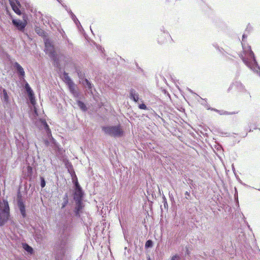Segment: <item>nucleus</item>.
Returning a JSON list of instances; mask_svg holds the SVG:
<instances>
[{
    "mask_svg": "<svg viewBox=\"0 0 260 260\" xmlns=\"http://www.w3.org/2000/svg\"><path fill=\"white\" fill-rule=\"evenodd\" d=\"M45 51L52 60L54 61L57 60V54L54 50V46L45 47Z\"/></svg>",
    "mask_w": 260,
    "mask_h": 260,
    "instance_id": "10",
    "label": "nucleus"
},
{
    "mask_svg": "<svg viewBox=\"0 0 260 260\" xmlns=\"http://www.w3.org/2000/svg\"><path fill=\"white\" fill-rule=\"evenodd\" d=\"M2 92V100L5 103L8 104L9 102V98L7 91L5 89H3Z\"/></svg>",
    "mask_w": 260,
    "mask_h": 260,
    "instance_id": "19",
    "label": "nucleus"
},
{
    "mask_svg": "<svg viewBox=\"0 0 260 260\" xmlns=\"http://www.w3.org/2000/svg\"><path fill=\"white\" fill-rule=\"evenodd\" d=\"M171 260H180V257L178 255H175L172 256Z\"/></svg>",
    "mask_w": 260,
    "mask_h": 260,
    "instance_id": "37",
    "label": "nucleus"
},
{
    "mask_svg": "<svg viewBox=\"0 0 260 260\" xmlns=\"http://www.w3.org/2000/svg\"><path fill=\"white\" fill-rule=\"evenodd\" d=\"M40 185L42 188H44L46 185V181L43 177H40Z\"/></svg>",
    "mask_w": 260,
    "mask_h": 260,
    "instance_id": "29",
    "label": "nucleus"
},
{
    "mask_svg": "<svg viewBox=\"0 0 260 260\" xmlns=\"http://www.w3.org/2000/svg\"><path fill=\"white\" fill-rule=\"evenodd\" d=\"M247 38V35L245 34H243L242 36V42L244 41V39Z\"/></svg>",
    "mask_w": 260,
    "mask_h": 260,
    "instance_id": "45",
    "label": "nucleus"
},
{
    "mask_svg": "<svg viewBox=\"0 0 260 260\" xmlns=\"http://www.w3.org/2000/svg\"><path fill=\"white\" fill-rule=\"evenodd\" d=\"M22 246L28 254H32L34 253L33 248L26 243H23Z\"/></svg>",
    "mask_w": 260,
    "mask_h": 260,
    "instance_id": "17",
    "label": "nucleus"
},
{
    "mask_svg": "<svg viewBox=\"0 0 260 260\" xmlns=\"http://www.w3.org/2000/svg\"><path fill=\"white\" fill-rule=\"evenodd\" d=\"M17 205L20 212L22 217L23 218H26L27 215L25 210V201L20 193H18L17 194Z\"/></svg>",
    "mask_w": 260,
    "mask_h": 260,
    "instance_id": "6",
    "label": "nucleus"
},
{
    "mask_svg": "<svg viewBox=\"0 0 260 260\" xmlns=\"http://www.w3.org/2000/svg\"><path fill=\"white\" fill-rule=\"evenodd\" d=\"M213 46L217 50L219 49V47L218 46L217 43H213Z\"/></svg>",
    "mask_w": 260,
    "mask_h": 260,
    "instance_id": "42",
    "label": "nucleus"
},
{
    "mask_svg": "<svg viewBox=\"0 0 260 260\" xmlns=\"http://www.w3.org/2000/svg\"><path fill=\"white\" fill-rule=\"evenodd\" d=\"M40 121H41L42 126L44 129V130L45 131V132H46V133L47 134V137L49 139H50V138L53 139V138L52 137V135H51V130L49 128V125L47 123L46 121L45 120H43V119H41Z\"/></svg>",
    "mask_w": 260,
    "mask_h": 260,
    "instance_id": "13",
    "label": "nucleus"
},
{
    "mask_svg": "<svg viewBox=\"0 0 260 260\" xmlns=\"http://www.w3.org/2000/svg\"><path fill=\"white\" fill-rule=\"evenodd\" d=\"M164 206L166 207V205H167V202L166 198H164Z\"/></svg>",
    "mask_w": 260,
    "mask_h": 260,
    "instance_id": "46",
    "label": "nucleus"
},
{
    "mask_svg": "<svg viewBox=\"0 0 260 260\" xmlns=\"http://www.w3.org/2000/svg\"><path fill=\"white\" fill-rule=\"evenodd\" d=\"M67 226L64 225L59 231L60 236L54 245L55 260H63L68 249L69 232L67 231Z\"/></svg>",
    "mask_w": 260,
    "mask_h": 260,
    "instance_id": "1",
    "label": "nucleus"
},
{
    "mask_svg": "<svg viewBox=\"0 0 260 260\" xmlns=\"http://www.w3.org/2000/svg\"><path fill=\"white\" fill-rule=\"evenodd\" d=\"M252 131L251 129H250V130H249V132H252Z\"/></svg>",
    "mask_w": 260,
    "mask_h": 260,
    "instance_id": "51",
    "label": "nucleus"
},
{
    "mask_svg": "<svg viewBox=\"0 0 260 260\" xmlns=\"http://www.w3.org/2000/svg\"><path fill=\"white\" fill-rule=\"evenodd\" d=\"M158 42L160 44H162L165 42L164 40H161L160 37H159L158 38Z\"/></svg>",
    "mask_w": 260,
    "mask_h": 260,
    "instance_id": "41",
    "label": "nucleus"
},
{
    "mask_svg": "<svg viewBox=\"0 0 260 260\" xmlns=\"http://www.w3.org/2000/svg\"><path fill=\"white\" fill-rule=\"evenodd\" d=\"M153 246V242L151 240H148L145 243V248H149L152 247Z\"/></svg>",
    "mask_w": 260,
    "mask_h": 260,
    "instance_id": "27",
    "label": "nucleus"
},
{
    "mask_svg": "<svg viewBox=\"0 0 260 260\" xmlns=\"http://www.w3.org/2000/svg\"><path fill=\"white\" fill-rule=\"evenodd\" d=\"M235 87L239 91H246V89L245 88L244 86L242 84V83L238 81H235L230 86L229 88V90L232 89L233 87Z\"/></svg>",
    "mask_w": 260,
    "mask_h": 260,
    "instance_id": "12",
    "label": "nucleus"
},
{
    "mask_svg": "<svg viewBox=\"0 0 260 260\" xmlns=\"http://www.w3.org/2000/svg\"><path fill=\"white\" fill-rule=\"evenodd\" d=\"M15 138L16 139V143L17 145H23L25 142L24 136L20 133H17L15 135Z\"/></svg>",
    "mask_w": 260,
    "mask_h": 260,
    "instance_id": "16",
    "label": "nucleus"
},
{
    "mask_svg": "<svg viewBox=\"0 0 260 260\" xmlns=\"http://www.w3.org/2000/svg\"><path fill=\"white\" fill-rule=\"evenodd\" d=\"M68 86L69 89L71 92V93H73L74 92H75L76 90H75V84L74 83H72V84H70Z\"/></svg>",
    "mask_w": 260,
    "mask_h": 260,
    "instance_id": "28",
    "label": "nucleus"
},
{
    "mask_svg": "<svg viewBox=\"0 0 260 260\" xmlns=\"http://www.w3.org/2000/svg\"><path fill=\"white\" fill-rule=\"evenodd\" d=\"M69 203V196L68 193H66L63 198V203L61 205V209H63L66 207Z\"/></svg>",
    "mask_w": 260,
    "mask_h": 260,
    "instance_id": "23",
    "label": "nucleus"
},
{
    "mask_svg": "<svg viewBox=\"0 0 260 260\" xmlns=\"http://www.w3.org/2000/svg\"><path fill=\"white\" fill-rule=\"evenodd\" d=\"M35 31L40 36L43 37L45 35V32L44 30L39 27H37L35 28Z\"/></svg>",
    "mask_w": 260,
    "mask_h": 260,
    "instance_id": "25",
    "label": "nucleus"
},
{
    "mask_svg": "<svg viewBox=\"0 0 260 260\" xmlns=\"http://www.w3.org/2000/svg\"><path fill=\"white\" fill-rule=\"evenodd\" d=\"M10 5L15 13L20 15L21 14L19 8L21 7L20 2L18 0H9Z\"/></svg>",
    "mask_w": 260,
    "mask_h": 260,
    "instance_id": "9",
    "label": "nucleus"
},
{
    "mask_svg": "<svg viewBox=\"0 0 260 260\" xmlns=\"http://www.w3.org/2000/svg\"><path fill=\"white\" fill-rule=\"evenodd\" d=\"M205 107L208 109H210L212 111H215V112L218 113L220 115H231V114H235L237 113V112H228L227 111H223V110L220 111V110H218L214 109V108H211L209 107V106L207 104L205 105Z\"/></svg>",
    "mask_w": 260,
    "mask_h": 260,
    "instance_id": "15",
    "label": "nucleus"
},
{
    "mask_svg": "<svg viewBox=\"0 0 260 260\" xmlns=\"http://www.w3.org/2000/svg\"><path fill=\"white\" fill-rule=\"evenodd\" d=\"M76 206L75 207L74 212L76 216L80 217L82 210L84 207L82 201L76 202Z\"/></svg>",
    "mask_w": 260,
    "mask_h": 260,
    "instance_id": "11",
    "label": "nucleus"
},
{
    "mask_svg": "<svg viewBox=\"0 0 260 260\" xmlns=\"http://www.w3.org/2000/svg\"><path fill=\"white\" fill-rule=\"evenodd\" d=\"M27 171L28 175L31 176L32 173V169L31 167H30V166H28L27 167Z\"/></svg>",
    "mask_w": 260,
    "mask_h": 260,
    "instance_id": "33",
    "label": "nucleus"
},
{
    "mask_svg": "<svg viewBox=\"0 0 260 260\" xmlns=\"http://www.w3.org/2000/svg\"><path fill=\"white\" fill-rule=\"evenodd\" d=\"M28 98H29L30 103L32 105H35V95H32V96H28Z\"/></svg>",
    "mask_w": 260,
    "mask_h": 260,
    "instance_id": "34",
    "label": "nucleus"
},
{
    "mask_svg": "<svg viewBox=\"0 0 260 260\" xmlns=\"http://www.w3.org/2000/svg\"><path fill=\"white\" fill-rule=\"evenodd\" d=\"M63 76L64 82L68 85L74 83L71 78L69 76L68 73L64 72Z\"/></svg>",
    "mask_w": 260,
    "mask_h": 260,
    "instance_id": "21",
    "label": "nucleus"
},
{
    "mask_svg": "<svg viewBox=\"0 0 260 260\" xmlns=\"http://www.w3.org/2000/svg\"><path fill=\"white\" fill-rule=\"evenodd\" d=\"M258 190H260V189H258Z\"/></svg>",
    "mask_w": 260,
    "mask_h": 260,
    "instance_id": "52",
    "label": "nucleus"
},
{
    "mask_svg": "<svg viewBox=\"0 0 260 260\" xmlns=\"http://www.w3.org/2000/svg\"><path fill=\"white\" fill-rule=\"evenodd\" d=\"M66 166L71 176H73V175H75L72 165L70 162H68L66 164Z\"/></svg>",
    "mask_w": 260,
    "mask_h": 260,
    "instance_id": "24",
    "label": "nucleus"
},
{
    "mask_svg": "<svg viewBox=\"0 0 260 260\" xmlns=\"http://www.w3.org/2000/svg\"><path fill=\"white\" fill-rule=\"evenodd\" d=\"M186 254H188V253H189L188 250L186 247Z\"/></svg>",
    "mask_w": 260,
    "mask_h": 260,
    "instance_id": "47",
    "label": "nucleus"
},
{
    "mask_svg": "<svg viewBox=\"0 0 260 260\" xmlns=\"http://www.w3.org/2000/svg\"><path fill=\"white\" fill-rule=\"evenodd\" d=\"M62 6L66 9V11H68V7H67V5L63 4H61Z\"/></svg>",
    "mask_w": 260,
    "mask_h": 260,
    "instance_id": "43",
    "label": "nucleus"
},
{
    "mask_svg": "<svg viewBox=\"0 0 260 260\" xmlns=\"http://www.w3.org/2000/svg\"><path fill=\"white\" fill-rule=\"evenodd\" d=\"M139 108L140 109H143V110H147V106L145 105V104H144L143 103L141 104H140L139 105Z\"/></svg>",
    "mask_w": 260,
    "mask_h": 260,
    "instance_id": "35",
    "label": "nucleus"
},
{
    "mask_svg": "<svg viewBox=\"0 0 260 260\" xmlns=\"http://www.w3.org/2000/svg\"><path fill=\"white\" fill-rule=\"evenodd\" d=\"M25 84L24 85V89H25L26 92H27V95H28V96H32V95H34V91L32 90V89L31 88V87H30L28 83L27 82H26L25 81Z\"/></svg>",
    "mask_w": 260,
    "mask_h": 260,
    "instance_id": "18",
    "label": "nucleus"
},
{
    "mask_svg": "<svg viewBox=\"0 0 260 260\" xmlns=\"http://www.w3.org/2000/svg\"><path fill=\"white\" fill-rule=\"evenodd\" d=\"M54 46L49 39H46L45 41V47Z\"/></svg>",
    "mask_w": 260,
    "mask_h": 260,
    "instance_id": "30",
    "label": "nucleus"
},
{
    "mask_svg": "<svg viewBox=\"0 0 260 260\" xmlns=\"http://www.w3.org/2000/svg\"><path fill=\"white\" fill-rule=\"evenodd\" d=\"M85 83H86V84L88 89L91 90L92 87V84L87 79H85Z\"/></svg>",
    "mask_w": 260,
    "mask_h": 260,
    "instance_id": "31",
    "label": "nucleus"
},
{
    "mask_svg": "<svg viewBox=\"0 0 260 260\" xmlns=\"http://www.w3.org/2000/svg\"><path fill=\"white\" fill-rule=\"evenodd\" d=\"M58 30L60 35L62 36V39L66 40V44L68 43L69 45L72 46V44L70 42V40L68 39L64 31L62 29H59Z\"/></svg>",
    "mask_w": 260,
    "mask_h": 260,
    "instance_id": "20",
    "label": "nucleus"
},
{
    "mask_svg": "<svg viewBox=\"0 0 260 260\" xmlns=\"http://www.w3.org/2000/svg\"><path fill=\"white\" fill-rule=\"evenodd\" d=\"M243 50V53L240 55V58L243 62L253 72L260 77V67L256 60L253 52L251 49L250 46H246L242 42Z\"/></svg>",
    "mask_w": 260,
    "mask_h": 260,
    "instance_id": "2",
    "label": "nucleus"
},
{
    "mask_svg": "<svg viewBox=\"0 0 260 260\" xmlns=\"http://www.w3.org/2000/svg\"><path fill=\"white\" fill-rule=\"evenodd\" d=\"M162 35L165 38H169L170 37V35L168 32H166L164 31Z\"/></svg>",
    "mask_w": 260,
    "mask_h": 260,
    "instance_id": "38",
    "label": "nucleus"
},
{
    "mask_svg": "<svg viewBox=\"0 0 260 260\" xmlns=\"http://www.w3.org/2000/svg\"><path fill=\"white\" fill-rule=\"evenodd\" d=\"M102 131L107 135L114 137H120L123 134L120 125L114 126H104L102 127Z\"/></svg>",
    "mask_w": 260,
    "mask_h": 260,
    "instance_id": "4",
    "label": "nucleus"
},
{
    "mask_svg": "<svg viewBox=\"0 0 260 260\" xmlns=\"http://www.w3.org/2000/svg\"><path fill=\"white\" fill-rule=\"evenodd\" d=\"M58 3L60 4H61V0H57Z\"/></svg>",
    "mask_w": 260,
    "mask_h": 260,
    "instance_id": "48",
    "label": "nucleus"
},
{
    "mask_svg": "<svg viewBox=\"0 0 260 260\" xmlns=\"http://www.w3.org/2000/svg\"><path fill=\"white\" fill-rule=\"evenodd\" d=\"M185 198L187 199H188L190 196V192L189 191H186L185 193Z\"/></svg>",
    "mask_w": 260,
    "mask_h": 260,
    "instance_id": "40",
    "label": "nucleus"
},
{
    "mask_svg": "<svg viewBox=\"0 0 260 260\" xmlns=\"http://www.w3.org/2000/svg\"><path fill=\"white\" fill-rule=\"evenodd\" d=\"M12 22L13 25L17 28L20 31H23L25 29V28L27 24V22L26 20H24V21L20 20L13 19L12 20Z\"/></svg>",
    "mask_w": 260,
    "mask_h": 260,
    "instance_id": "7",
    "label": "nucleus"
},
{
    "mask_svg": "<svg viewBox=\"0 0 260 260\" xmlns=\"http://www.w3.org/2000/svg\"><path fill=\"white\" fill-rule=\"evenodd\" d=\"M72 19L73 20L76 25L78 26V25H80V23L78 19L77 18L76 16L74 14H72L71 16Z\"/></svg>",
    "mask_w": 260,
    "mask_h": 260,
    "instance_id": "26",
    "label": "nucleus"
},
{
    "mask_svg": "<svg viewBox=\"0 0 260 260\" xmlns=\"http://www.w3.org/2000/svg\"><path fill=\"white\" fill-rule=\"evenodd\" d=\"M217 50L222 54L223 57H227L226 54L223 52V48L219 47V49H217Z\"/></svg>",
    "mask_w": 260,
    "mask_h": 260,
    "instance_id": "36",
    "label": "nucleus"
},
{
    "mask_svg": "<svg viewBox=\"0 0 260 260\" xmlns=\"http://www.w3.org/2000/svg\"><path fill=\"white\" fill-rule=\"evenodd\" d=\"M74 183L75 185V191L73 193V199L75 202L82 201L84 196L83 191L77 179L75 182H74Z\"/></svg>",
    "mask_w": 260,
    "mask_h": 260,
    "instance_id": "5",
    "label": "nucleus"
},
{
    "mask_svg": "<svg viewBox=\"0 0 260 260\" xmlns=\"http://www.w3.org/2000/svg\"><path fill=\"white\" fill-rule=\"evenodd\" d=\"M189 181H190V183H191V182H192V180H189Z\"/></svg>",
    "mask_w": 260,
    "mask_h": 260,
    "instance_id": "50",
    "label": "nucleus"
},
{
    "mask_svg": "<svg viewBox=\"0 0 260 260\" xmlns=\"http://www.w3.org/2000/svg\"><path fill=\"white\" fill-rule=\"evenodd\" d=\"M13 67L17 73L18 77L20 80L23 79L24 81L25 72L23 68L17 62L13 63Z\"/></svg>",
    "mask_w": 260,
    "mask_h": 260,
    "instance_id": "8",
    "label": "nucleus"
},
{
    "mask_svg": "<svg viewBox=\"0 0 260 260\" xmlns=\"http://www.w3.org/2000/svg\"><path fill=\"white\" fill-rule=\"evenodd\" d=\"M3 206L0 203V226H3L9 220L10 216V208L8 202L3 200Z\"/></svg>",
    "mask_w": 260,
    "mask_h": 260,
    "instance_id": "3",
    "label": "nucleus"
},
{
    "mask_svg": "<svg viewBox=\"0 0 260 260\" xmlns=\"http://www.w3.org/2000/svg\"><path fill=\"white\" fill-rule=\"evenodd\" d=\"M68 13L70 15V16H72V14H74L71 11V9H70L69 8L68 9V11H67Z\"/></svg>",
    "mask_w": 260,
    "mask_h": 260,
    "instance_id": "44",
    "label": "nucleus"
},
{
    "mask_svg": "<svg viewBox=\"0 0 260 260\" xmlns=\"http://www.w3.org/2000/svg\"><path fill=\"white\" fill-rule=\"evenodd\" d=\"M129 98L135 102H138L139 95L135 89L133 88L131 89L129 91Z\"/></svg>",
    "mask_w": 260,
    "mask_h": 260,
    "instance_id": "14",
    "label": "nucleus"
},
{
    "mask_svg": "<svg viewBox=\"0 0 260 260\" xmlns=\"http://www.w3.org/2000/svg\"><path fill=\"white\" fill-rule=\"evenodd\" d=\"M35 237H36V240H39V241L42 240V238H43L42 235L41 234L38 233V232H36Z\"/></svg>",
    "mask_w": 260,
    "mask_h": 260,
    "instance_id": "32",
    "label": "nucleus"
},
{
    "mask_svg": "<svg viewBox=\"0 0 260 260\" xmlns=\"http://www.w3.org/2000/svg\"><path fill=\"white\" fill-rule=\"evenodd\" d=\"M77 103L78 106L83 111L85 112L87 110V108L85 104L82 101L78 100H77Z\"/></svg>",
    "mask_w": 260,
    "mask_h": 260,
    "instance_id": "22",
    "label": "nucleus"
},
{
    "mask_svg": "<svg viewBox=\"0 0 260 260\" xmlns=\"http://www.w3.org/2000/svg\"><path fill=\"white\" fill-rule=\"evenodd\" d=\"M72 94L75 98H78L79 96V93L77 91H76L75 92H74L73 93H72Z\"/></svg>",
    "mask_w": 260,
    "mask_h": 260,
    "instance_id": "39",
    "label": "nucleus"
},
{
    "mask_svg": "<svg viewBox=\"0 0 260 260\" xmlns=\"http://www.w3.org/2000/svg\"><path fill=\"white\" fill-rule=\"evenodd\" d=\"M77 73H78V76H80V75H79V72H78V71L77 70Z\"/></svg>",
    "mask_w": 260,
    "mask_h": 260,
    "instance_id": "49",
    "label": "nucleus"
}]
</instances>
